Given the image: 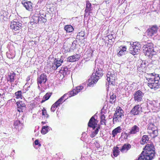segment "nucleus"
Segmentation results:
<instances>
[{"label": "nucleus", "mask_w": 160, "mask_h": 160, "mask_svg": "<svg viewBox=\"0 0 160 160\" xmlns=\"http://www.w3.org/2000/svg\"><path fill=\"white\" fill-rule=\"evenodd\" d=\"M47 111L46 109L44 108H43L42 110V114L43 116L47 114Z\"/></svg>", "instance_id": "c03bdc74"}, {"label": "nucleus", "mask_w": 160, "mask_h": 160, "mask_svg": "<svg viewBox=\"0 0 160 160\" xmlns=\"http://www.w3.org/2000/svg\"><path fill=\"white\" fill-rule=\"evenodd\" d=\"M95 134L93 132V133H92L90 135V137L92 138H94L95 137Z\"/></svg>", "instance_id": "864d4df0"}, {"label": "nucleus", "mask_w": 160, "mask_h": 160, "mask_svg": "<svg viewBox=\"0 0 160 160\" xmlns=\"http://www.w3.org/2000/svg\"><path fill=\"white\" fill-rule=\"evenodd\" d=\"M64 29L67 33L72 32L74 30V28L71 25H65Z\"/></svg>", "instance_id": "b1692460"}, {"label": "nucleus", "mask_w": 160, "mask_h": 160, "mask_svg": "<svg viewBox=\"0 0 160 160\" xmlns=\"http://www.w3.org/2000/svg\"><path fill=\"white\" fill-rule=\"evenodd\" d=\"M139 157V160H152L155 156V148L152 144L147 145Z\"/></svg>", "instance_id": "f257e3e1"}, {"label": "nucleus", "mask_w": 160, "mask_h": 160, "mask_svg": "<svg viewBox=\"0 0 160 160\" xmlns=\"http://www.w3.org/2000/svg\"><path fill=\"white\" fill-rule=\"evenodd\" d=\"M142 112V107L139 105H137L132 108L130 113L133 115H137L141 114Z\"/></svg>", "instance_id": "9d476101"}, {"label": "nucleus", "mask_w": 160, "mask_h": 160, "mask_svg": "<svg viewBox=\"0 0 160 160\" xmlns=\"http://www.w3.org/2000/svg\"><path fill=\"white\" fill-rule=\"evenodd\" d=\"M92 10L91 7V4L88 1L86 2V6L85 10V15H86L87 13L88 12V15L90 13V11Z\"/></svg>", "instance_id": "4be33fe9"}, {"label": "nucleus", "mask_w": 160, "mask_h": 160, "mask_svg": "<svg viewBox=\"0 0 160 160\" xmlns=\"http://www.w3.org/2000/svg\"><path fill=\"white\" fill-rule=\"evenodd\" d=\"M121 129L120 127L119 126L114 129L112 132V137H114L118 133H120L121 132Z\"/></svg>", "instance_id": "a878e982"}, {"label": "nucleus", "mask_w": 160, "mask_h": 160, "mask_svg": "<svg viewBox=\"0 0 160 160\" xmlns=\"http://www.w3.org/2000/svg\"><path fill=\"white\" fill-rule=\"evenodd\" d=\"M77 93L75 89H73L70 92L69 95V97H70L71 96H74L77 94Z\"/></svg>", "instance_id": "58836bf2"}, {"label": "nucleus", "mask_w": 160, "mask_h": 160, "mask_svg": "<svg viewBox=\"0 0 160 160\" xmlns=\"http://www.w3.org/2000/svg\"><path fill=\"white\" fill-rule=\"evenodd\" d=\"M93 75V74H92V76L88 79V86H93L94 84H96L99 79L98 78L95 77V75Z\"/></svg>", "instance_id": "4468645a"}, {"label": "nucleus", "mask_w": 160, "mask_h": 160, "mask_svg": "<svg viewBox=\"0 0 160 160\" xmlns=\"http://www.w3.org/2000/svg\"><path fill=\"white\" fill-rule=\"evenodd\" d=\"M22 24L17 19H14L11 22L10 28L13 31H17L22 29Z\"/></svg>", "instance_id": "423d86ee"}, {"label": "nucleus", "mask_w": 160, "mask_h": 160, "mask_svg": "<svg viewBox=\"0 0 160 160\" xmlns=\"http://www.w3.org/2000/svg\"><path fill=\"white\" fill-rule=\"evenodd\" d=\"M156 79L153 81L150 80L149 82H148V86L152 89L156 90L160 88V78L159 75H156Z\"/></svg>", "instance_id": "20e7f679"}, {"label": "nucleus", "mask_w": 160, "mask_h": 160, "mask_svg": "<svg viewBox=\"0 0 160 160\" xmlns=\"http://www.w3.org/2000/svg\"><path fill=\"white\" fill-rule=\"evenodd\" d=\"M41 123L42 124H44L45 123H46V122H41Z\"/></svg>", "instance_id": "bf43d9fd"}, {"label": "nucleus", "mask_w": 160, "mask_h": 160, "mask_svg": "<svg viewBox=\"0 0 160 160\" xmlns=\"http://www.w3.org/2000/svg\"><path fill=\"white\" fill-rule=\"evenodd\" d=\"M143 64H145V62H142Z\"/></svg>", "instance_id": "e2e57ef3"}, {"label": "nucleus", "mask_w": 160, "mask_h": 160, "mask_svg": "<svg viewBox=\"0 0 160 160\" xmlns=\"http://www.w3.org/2000/svg\"><path fill=\"white\" fill-rule=\"evenodd\" d=\"M34 144L36 145H38L39 146H41V145L39 143V141L38 139L34 141Z\"/></svg>", "instance_id": "79ce46f5"}, {"label": "nucleus", "mask_w": 160, "mask_h": 160, "mask_svg": "<svg viewBox=\"0 0 160 160\" xmlns=\"http://www.w3.org/2000/svg\"><path fill=\"white\" fill-rule=\"evenodd\" d=\"M52 68L53 70H55L57 69L58 67L54 63V65L52 66Z\"/></svg>", "instance_id": "8fccbe9b"}, {"label": "nucleus", "mask_w": 160, "mask_h": 160, "mask_svg": "<svg viewBox=\"0 0 160 160\" xmlns=\"http://www.w3.org/2000/svg\"><path fill=\"white\" fill-rule=\"evenodd\" d=\"M125 134L126 135L125 136H127V137H128V134H127V133H125Z\"/></svg>", "instance_id": "052dcab7"}, {"label": "nucleus", "mask_w": 160, "mask_h": 160, "mask_svg": "<svg viewBox=\"0 0 160 160\" xmlns=\"http://www.w3.org/2000/svg\"><path fill=\"white\" fill-rule=\"evenodd\" d=\"M144 93L140 90H138L134 93V99L135 102H140L142 101V98L144 96Z\"/></svg>", "instance_id": "1a4fd4ad"}, {"label": "nucleus", "mask_w": 160, "mask_h": 160, "mask_svg": "<svg viewBox=\"0 0 160 160\" xmlns=\"http://www.w3.org/2000/svg\"><path fill=\"white\" fill-rule=\"evenodd\" d=\"M16 74L15 73L13 72L12 73H10L8 75L7 78L8 81L11 82H13L16 78Z\"/></svg>", "instance_id": "5701e85b"}, {"label": "nucleus", "mask_w": 160, "mask_h": 160, "mask_svg": "<svg viewBox=\"0 0 160 160\" xmlns=\"http://www.w3.org/2000/svg\"><path fill=\"white\" fill-rule=\"evenodd\" d=\"M103 66L102 65L99 64L97 66H95V73L93 75H95V77L99 79L102 77L103 75Z\"/></svg>", "instance_id": "6e6552de"}, {"label": "nucleus", "mask_w": 160, "mask_h": 160, "mask_svg": "<svg viewBox=\"0 0 160 160\" xmlns=\"http://www.w3.org/2000/svg\"><path fill=\"white\" fill-rule=\"evenodd\" d=\"M76 46V44L75 43V41H73L71 45V47L72 48V49H74L75 48V47Z\"/></svg>", "instance_id": "a18cd8bd"}, {"label": "nucleus", "mask_w": 160, "mask_h": 160, "mask_svg": "<svg viewBox=\"0 0 160 160\" xmlns=\"http://www.w3.org/2000/svg\"><path fill=\"white\" fill-rule=\"evenodd\" d=\"M18 111L19 112H23V110H25V105L22 101L18 102L17 103Z\"/></svg>", "instance_id": "f3484780"}, {"label": "nucleus", "mask_w": 160, "mask_h": 160, "mask_svg": "<svg viewBox=\"0 0 160 160\" xmlns=\"http://www.w3.org/2000/svg\"><path fill=\"white\" fill-rule=\"evenodd\" d=\"M111 0H105V1L106 3H109L110 2Z\"/></svg>", "instance_id": "6e6d98bb"}, {"label": "nucleus", "mask_w": 160, "mask_h": 160, "mask_svg": "<svg viewBox=\"0 0 160 160\" xmlns=\"http://www.w3.org/2000/svg\"><path fill=\"white\" fill-rule=\"evenodd\" d=\"M30 80V77H28L27 78V81H28Z\"/></svg>", "instance_id": "13d9d810"}, {"label": "nucleus", "mask_w": 160, "mask_h": 160, "mask_svg": "<svg viewBox=\"0 0 160 160\" xmlns=\"http://www.w3.org/2000/svg\"><path fill=\"white\" fill-rule=\"evenodd\" d=\"M37 18H38V22H40L41 23H45L47 21V20L46 18H44L42 16H38Z\"/></svg>", "instance_id": "72a5a7b5"}, {"label": "nucleus", "mask_w": 160, "mask_h": 160, "mask_svg": "<svg viewBox=\"0 0 160 160\" xmlns=\"http://www.w3.org/2000/svg\"><path fill=\"white\" fill-rule=\"evenodd\" d=\"M59 72L62 73L63 76L69 74L70 73V71L68 70V68L67 67L62 68L59 71Z\"/></svg>", "instance_id": "393cba45"}, {"label": "nucleus", "mask_w": 160, "mask_h": 160, "mask_svg": "<svg viewBox=\"0 0 160 160\" xmlns=\"http://www.w3.org/2000/svg\"><path fill=\"white\" fill-rule=\"evenodd\" d=\"M142 48L145 55L148 56L149 58H151L152 56L155 55L157 53L156 51L154 50L153 44L152 43H146L144 45Z\"/></svg>", "instance_id": "f03ea898"}, {"label": "nucleus", "mask_w": 160, "mask_h": 160, "mask_svg": "<svg viewBox=\"0 0 160 160\" xmlns=\"http://www.w3.org/2000/svg\"><path fill=\"white\" fill-rule=\"evenodd\" d=\"M95 117H97L96 115H94L92 116L90 119L89 122L88 123V125L89 127L92 128L93 130L95 129L97 127V124L96 122L97 119H95Z\"/></svg>", "instance_id": "f8f14e48"}, {"label": "nucleus", "mask_w": 160, "mask_h": 160, "mask_svg": "<svg viewBox=\"0 0 160 160\" xmlns=\"http://www.w3.org/2000/svg\"><path fill=\"white\" fill-rule=\"evenodd\" d=\"M85 35V33L83 31H81L78 33L77 35V38H79V39H82L84 40L86 39V36Z\"/></svg>", "instance_id": "bb28decb"}, {"label": "nucleus", "mask_w": 160, "mask_h": 160, "mask_svg": "<svg viewBox=\"0 0 160 160\" xmlns=\"http://www.w3.org/2000/svg\"><path fill=\"white\" fill-rule=\"evenodd\" d=\"M149 140V138L148 135H144L142 137L141 141H140V143L141 144H144L145 143H147Z\"/></svg>", "instance_id": "c85d7f7f"}, {"label": "nucleus", "mask_w": 160, "mask_h": 160, "mask_svg": "<svg viewBox=\"0 0 160 160\" xmlns=\"http://www.w3.org/2000/svg\"><path fill=\"white\" fill-rule=\"evenodd\" d=\"M46 118H49V115L47 113L46 114Z\"/></svg>", "instance_id": "4d7b16f0"}, {"label": "nucleus", "mask_w": 160, "mask_h": 160, "mask_svg": "<svg viewBox=\"0 0 160 160\" xmlns=\"http://www.w3.org/2000/svg\"><path fill=\"white\" fill-rule=\"evenodd\" d=\"M67 95V94H64L52 105L51 108V110L52 112H54L56 108L59 106L60 104H62L64 98Z\"/></svg>", "instance_id": "9b49d317"}, {"label": "nucleus", "mask_w": 160, "mask_h": 160, "mask_svg": "<svg viewBox=\"0 0 160 160\" xmlns=\"http://www.w3.org/2000/svg\"><path fill=\"white\" fill-rule=\"evenodd\" d=\"M83 88V87L82 86H79L75 88V90L76 91L77 93L80 92L81 90H82Z\"/></svg>", "instance_id": "4c0bfd02"}, {"label": "nucleus", "mask_w": 160, "mask_h": 160, "mask_svg": "<svg viewBox=\"0 0 160 160\" xmlns=\"http://www.w3.org/2000/svg\"><path fill=\"white\" fill-rule=\"evenodd\" d=\"M52 93H47L43 97V99L41 101V102L43 103L46 101L48 100L50 98Z\"/></svg>", "instance_id": "2f4dec72"}, {"label": "nucleus", "mask_w": 160, "mask_h": 160, "mask_svg": "<svg viewBox=\"0 0 160 160\" xmlns=\"http://www.w3.org/2000/svg\"><path fill=\"white\" fill-rule=\"evenodd\" d=\"M155 76H154V73H149L145 77L146 79L148 80V82H149L150 80L152 81L156 79L157 78L156 75H158V74H155Z\"/></svg>", "instance_id": "412c9836"}, {"label": "nucleus", "mask_w": 160, "mask_h": 160, "mask_svg": "<svg viewBox=\"0 0 160 160\" xmlns=\"http://www.w3.org/2000/svg\"><path fill=\"white\" fill-rule=\"evenodd\" d=\"M146 106L147 107L148 109H153L154 108L157 107L156 102L155 101L149 100L147 102Z\"/></svg>", "instance_id": "a211bd4d"}, {"label": "nucleus", "mask_w": 160, "mask_h": 160, "mask_svg": "<svg viewBox=\"0 0 160 160\" xmlns=\"http://www.w3.org/2000/svg\"><path fill=\"white\" fill-rule=\"evenodd\" d=\"M105 115L103 114H102L101 116V120H103V119H105Z\"/></svg>", "instance_id": "3c124183"}, {"label": "nucleus", "mask_w": 160, "mask_h": 160, "mask_svg": "<svg viewBox=\"0 0 160 160\" xmlns=\"http://www.w3.org/2000/svg\"><path fill=\"white\" fill-rule=\"evenodd\" d=\"M110 73V74L109 73H108L107 75V80L108 82L106 83V85H108L110 84L113 85V83L114 82V81H115V78L113 77V75L111 74V73Z\"/></svg>", "instance_id": "dca6fc26"}, {"label": "nucleus", "mask_w": 160, "mask_h": 160, "mask_svg": "<svg viewBox=\"0 0 160 160\" xmlns=\"http://www.w3.org/2000/svg\"><path fill=\"white\" fill-rule=\"evenodd\" d=\"M100 128V126H98L95 129V131H93V132L95 134V135H96L98 134V131L99 129Z\"/></svg>", "instance_id": "a19ab883"}, {"label": "nucleus", "mask_w": 160, "mask_h": 160, "mask_svg": "<svg viewBox=\"0 0 160 160\" xmlns=\"http://www.w3.org/2000/svg\"><path fill=\"white\" fill-rule=\"evenodd\" d=\"M131 145L129 144H125L120 149L122 152H123L125 150L128 151L131 148Z\"/></svg>", "instance_id": "cd10ccee"}, {"label": "nucleus", "mask_w": 160, "mask_h": 160, "mask_svg": "<svg viewBox=\"0 0 160 160\" xmlns=\"http://www.w3.org/2000/svg\"><path fill=\"white\" fill-rule=\"evenodd\" d=\"M22 3L26 9L28 11H31L32 10V3L30 1L27 2L25 0H23L22 2Z\"/></svg>", "instance_id": "2eb2a0df"}, {"label": "nucleus", "mask_w": 160, "mask_h": 160, "mask_svg": "<svg viewBox=\"0 0 160 160\" xmlns=\"http://www.w3.org/2000/svg\"><path fill=\"white\" fill-rule=\"evenodd\" d=\"M125 52L120 50L118 53V55L119 56H121L124 54Z\"/></svg>", "instance_id": "37998d69"}, {"label": "nucleus", "mask_w": 160, "mask_h": 160, "mask_svg": "<svg viewBox=\"0 0 160 160\" xmlns=\"http://www.w3.org/2000/svg\"><path fill=\"white\" fill-rule=\"evenodd\" d=\"M139 131V128L136 125H134L131 128L130 131L129 132V134H136Z\"/></svg>", "instance_id": "aec40b11"}, {"label": "nucleus", "mask_w": 160, "mask_h": 160, "mask_svg": "<svg viewBox=\"0 0 160 160\" xmlns=\"http://www.w3.org/2000/svg\"><path fill=\"white\" fill-rule=\"evenodd\" d=\"M15 95L16 96L17 98H22V92L21 91H18L15 93Z\"/></svg>", "instance_id": "e433bc0d"}, {"label": "nucleus", "mask_w": 160, "mask_h": 160, "mask_svg": "<svg viewBox=\"0 0 160 160\" xmlns=\"http://www.w3.org/2000/svg\"><path fill=\"white\" fill-rule=\"evenodd\" d=\"M116 101V96L113 94L110 97V103H113Z\"/></svg>", "instance_id": "c9c22d12"}, {"label": "nucleus", "mask_w": 160, "mask_h": 160, "mask_svg": "<svg viewBox=\"0 0 160 160\" xmlns=\"http://www.w3.org/2000/svg\"><path fill=\"white\" fill-rule=\"evenodd\" d=\"M62 59V57L61 56L59 60H57L55 62L54 64L58 67L61 66V63L63 62Z\"/></svg>", "instance_id": "f704fd0d"}, {"label": "nucleus", "mask_w": 160, "mask_h": 160, "mask_svg": "<svg viewBox=\"0 0 160 160\" xmlns=\"http://www.w3.org/2000/svg\"><path fill=\"white\" fill-rule=\"evenodd\" d=\"M106 120L105 119H103V120H101V121H100V124L101 125H102L103 124H104V125H106Z\"/></svg>", "instance_id": "de8ad7c7"}, {"label": "nucleus", "mask_w": 160, "mask_h": 160, "mask_svg": "<svg viewBox=\"0 0 160 160\" xmlns=\"http://www.w3.org/2000/svg\"><path fill=\"white\" fill-rule=\"evenodd\" d=\"M79 58L80 55L79 54H75L68 57L67 58V61L69 62H74L78 60Z\"/></svg>", "instance_id": "6ab92c4d"}, {"label": "nucleus", "mask_w": 160, "mask_h": 160, "mask_svg": "<svg viewBox=\"0 0 160 160\" xmlns=\"http://www.w3.org/2000/svg\"><path fill=\"white\" fill-rule=\"evenodd\" d=\"M47 80V76L44 73H43L38 77L37 81L38 84H41L42 83L45 84Z\"/></svg>", "instance_id": "ddd939ff"}, {"label": "nucleus", "mask_w": 160, "mask_h": 160, "mask_svg": "<svg viewBox=\"0 0 160 160\" xmlns=\"http://www.w3.org/2000/svg\"><path fill=\"white\" fill-rule=\"evenodd\" d=\"M84 134H86L85 132H83L82 133V135H84Z\"/></svg>", "instance_id": "680f3d73"}, {"label": "nucleus", "mask_w": 160, "mask_h": 160, "mask_svg": "<svg viewBox=\"0 0 160 160\" xmlns=\"http://www.w3.org/2000/svg\"><path fill=\"white\" fill-rule=\"evenodd\" d=\"M141 45L138 42H134L132 45L131 44L129 50L130 53L132 55L137 54L139 52Z\"/></svg>", "instance_id": "39448f33"}, {"label": "nucleus", "mask_w": 160, "mask_h": 160, "mask_svg": "<svg viewBox=\"0 0 160 160\" xmlns=\"http://www.w3.org/2000/svg\"><path fill=\"white\" fill-rule=\"evenodd\" d=\"M158 28L156 25H154L148 29L146 33L149 37L156 36L158 35Z\"/></svg>", "instance_id": "0eeeda50"}, {"label": "nucleus", "mask_w": 160, "mask_h": 160, "mask_svg": "<svg viewBox=\"0 0 160 160\" xmlns=\"http://www.w3.org/2000/svg\"><path fill=\"white\" fill-rule=\"evenodd\" d=\"M20 124L21 123L20 121L17 120L14 121V125L15 126V128H17L16 127H18V126H19Z\"/></svg>", "instance_id": "ea45409f"}, {"label": "nucleus", "mask_w": 160, "mask_h": 160, "mask_svg": "<svg viewBox=\"0 0 160 160\" xmlns=\"http://www.w3.org/2000/svg\"><path fill=\"white\" fill-rule=\"evenodd\" d=\"M49 127L48 126H43L41 130V132L43 134H45L48 131Z\"/></svg>", "instance_id": "473e14b6"}, {"label": "nucleus", "mask_w": 160, "mask_h": 160, "mask_svg": "<svg viewBox=\"0 0 160 160\" xmlns=\"http://www.w3.org/2000/svg\"><path fill=\"white\" fill-rule=\"evenodd\" d=\"M145 64H143L142 63H141L140 65V67L141 68H144L145 67Z\"/></svg>", "instance_id": "5fc2aeb1"}, {"label": "nucleus", "mask_w": 160, "mask_h": 160, "mask_svg": "<svg viewBox=\"0 0 160 160\" xmlns=\"http://www.w3.org/2000/svg\"><path fill=\"white\" fill-rule=\"evenodd\" d=\"M68 98H67L65 99V100H66Z\"/></svg>", "instance_id": "69168bd1"}, {"label": "nucleus", "mask_w": 160, "mask_h": 160, "mask_svg": "<svg viewBox=\"0 0 160 160\" xmlns=\"http://www.w3.org/2000/svg\"><path fill=\"white\" fill-rule=\"evenodd\" d=\"M120 50L125 52L126 51V46H124Z\"/></svg>", "instance_id": "09e8293b"}, {"label": "nucleus", "mask_w": 160, "mask_h": 160, "mask_svg": "<svg viewBox=\"0 0 160 160\" xmlns=\"http://www.w3.org/2000/svg\"><path fill=\"white\" fill-rule=\"evenodd\" d=\"M93 51L91 49L88 50L85 52L86 55H87L86 59L87 60H90V58L92 56Z\"/></svg>", "instance_id": "c756f323"}, {"label": "nucleus", "mask_w": 160, "mask_h": 160, "mask_svg": "<svg viewBox=\"0 0 160 160\" xmlns=\"http://www.w3.org/2000/svg\"><path fill=\"white\" fill-rule=\"evenodd\" d=\"M15 150H13L12 151V152H11V156H10L11 157H13V156L14 155V154H15Z\"/></svg>", "instance_id": "603ef678"}, {"label": "nucleus", "mask_w": 160, "mask_h": 160, "mask_svg": "<svg viewBox=\"0 0 160 160\" xmlns=\"http://www.w3.org/2000/svg\"><path fill=\"white\" fill-rule=\"evenodd\" d=\"M118 147H114L113 150V154L115 157H117L119 154L120 152L119 150Z\"/></svg>", "instance_id": "7c9ffc66"}, {"label": "nucleus", "mask_w": 160, "mask_h": 160, "mask_svg": "<svg viewBox=\"0 0 160 160\" xmlns=\"http://www.w3.org/2000/svg\"><path fill=\"white\" fill-rule=\"evenodd\" d=\"M152 133L155 136L158 135V131L157 130H154L152 131Z\"/></svg>", "instance_id": "49530a36"}, {"label": "nucleus", "mask_w": 160, "mask_h": 160, "mask_svg": "<svg viewBox=\"0 0 160 160\" xmlns=\"http://www.w3.org/2000/svg\"><path fill=\"white\" fill-rule=\"evenodd\" d=\"M38 88H40V87H39V85H38Z\"/></svg>", "instance_id": "0e129e2a"}, {"label": "nucleus", "mask_w": 160, "mask_h": 160, "mask_svg": "<svg viewBox=\"0 0 160 160\" xmlns=\"http://www.w3.org/2000/svg\"><path fill=\"white\" fill-rule=\"evenodd\" d=\"M123 112V111L121 108L119 107H117L113 116V122H121L122 117L124 116Z\"/></svg>", "instance_id": "7ed1b4c3"}]
</instances>
